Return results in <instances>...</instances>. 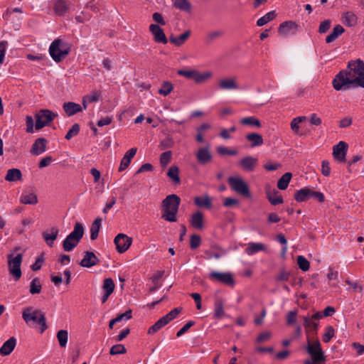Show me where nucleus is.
Instances as JSON below:
<instances>
[{"instance_id":"1a4fd4ad","label":"nucleus","mask_w":364,"mask_h":364,"mask_svg":"<svg viewBox=\"0 0 364 364\" xmlns=\"http://www.w3.org/2000/svg\"><path fill=\"white\" fill-rule=\"evenodd\" d=\"M301 318L304 321L306 333L309 334V332H312L313 334H316L318 324L316 321L323 318L322 313L318 311L311 316H301Z\"/></svg>"},{"instance_id":"2eb2a0df","label":"nucleus","mask_w":364,"mask_h":364,"mask_svg":"<svg viewBox=\"0 0 364 364\" xmlns=\"http://www.w3.org/2000/svg\"><path fill=\"white\" fill-rule=\"evenodd\" d=\"M298 27V24L294 21H284L280 24L278 32L279 35L287 36L289 34H295L297 32Z\"/></svg>"},{"instance_id":"3c124183","label":"nucleus","mask_w":364,"mask_h":364,"mask_svg":"<svg viewBox=\"0 0 364 364\" xmlns=\"http://www.w3.org/2000/svg\"><path fill=\"white\" fill-rule=\"evenodd\" d=\"M167 323L164 320V318L161 317L159 318L153 326H151L149 330L148 333L149 334H154L156 332H157L159 329H161L162 327L166 326Z\"/></svg>"},{"instance_id":"0eeeda50","label":"nucleus","mask_w":364,"mask_h":364,"mask_svg":"<svg viewBox=\"0 0 364 364\" xmlns=\"http://www.w3.org/2000/svg\"><path fill=\"white\" fill-rule=\"evenodd\" d=\"M228 183L231 188L238 194L247 198H250L251 194L248 185L240 177L230 176Z\"/></svg>"},{"instance_id":"393cba45","label":"nucleus","mask_w":364,"mask_h":364,"mask_svg":"<svg viewBox=\"0 0 364 364\" xmlns=\"http://www.w3.org/2000/svg\"><path fill=\"white\" fill-rule=\"evenodd\" d=\"M218 86L221 90H237L239 88L237 80L235 77L225 78L220 80Z\"/></svg>"},{"instance_id":"5701e85b","label":"nucleus","mask_w":364,"mask_h":364,"mask_svg":"<svg viewBox=\"0 0 364 364\" xmlns=\"http://www.w3.org/2000/svg\"><path fill=\"white\" fill-rule=\"evenodd\" d=\"M63 108L65 112L69 117L73 116L78 112H80L82 110V107L80 106V105L73 102L64 103L63 105Z\"/></svg>"},{"instance_id":"e433bc0d","label":"nucleus","mask_w":364,"mask_h":364,"mask_svg":"<svg viewBox=\"0 0 364 364\" xmlns=\"http://www.w3.org/2000/svg\"><path fill=\"white\" fill-rule=\"evenodd\" d=\"M292 177L289 172L285 173L277 181V187L279 190H285L288 187L289 183Z\"/></svg>"},{"instance_id":"6e6552de","label":"nucleus","mask_w":364,"mask_h":364,"mask_svg":"<svg viewBox=\"0 0 364 364\" xmlns=\"http://www.w3.org/2000/svg\"><path fill=\"white\" fill-rule=\"evenodd\" d=\"M23 259L22 254H18L13 257L12 254L8 255L9 272L16 280H18L21 277V264Z\"/></svg>"},{"instance_id":"5fc2aeb1","label":"nucleus","mask_w":364,"mask_h":364,"mask_svg":"<svg viewBox=\"0 0 364 364\" xmlns=\"http://www.w3.org/2000/svg\"><path fill=\"white\" fill-rule=\"evenodd\" d=\"M297 264L299 267L304 272H306L309 269L310 263L303 256L299 255L297 257Z\"/></svg>"},{"instance_id":"4be33fe9","label":"nucleus","mask_w":364,"mask_h":364,"mask_svg":"<svg viewBox=\"0 0 364 364\" xmlns=\"http://www.w3.org/2000/svg\"><path fill=\"white\" fill-rule=\"evenodd\" d=\"M50 232H48L47 231L43 232L42 233L43 238L44 239L46 244L52 247L53 245L54 241L57 239L59 229L57 227H52L50 229Z\"/></svg>"},{"instance_id":"412c9836","label":"nucleus","mask_w":364,"mask_h":364,"mask_svg":"<svg viewBox=\"0 0 364 364\" xmlns=\"http://www.w3.org/2000/svg\"><path fill=\"white\" fill-rule=\"evenodd\" d=\"M136 151V148H132L125 153L124 157L121 160L119 171L121 172L124 171L129 166L131 160L135 156Z\"/></svg>"},{"instance_id":"864d4df0","label":"nucleus","mask_w":364,"mask_h":364,"mask_svg":"<svg viewBox=\"0 0 364 364\" xmlns=\"http://www.w3.org/2000/svg\"><path fill=\"white\" fill-rule=\"evenodd\" d=\"M176 8L183 11H190L191 4L187 0H173Z\"/></svg>"},{"instance_id":"4d7b16f0","label":"nucleus","mask_w":364,"mask_h":364,"mask_svg":"<svg viewBox=\"0 0 364 364\" xmlns=\"http://www.w3.org/2000/svg\"><path fill=\"white\" fill-rule=\"evenodd\" d=\"M334 328L331 326H328L325 328V333L323 336V341L324 343H328L330 340L334 336Z\"/></svg>"},{"instance_id":"f03ea898","label":"nucleus","mask_w":364,"mask_h":364,"mask_svg":"<svg viewBox=\"0 0 364 364\" xmlns=\"http://www.w3.org/2000/svg\"><path fill=\"white\" fill-rule=\"evenodd\" d=\"M181 198L176 194L167 196L161 203V218L168 222H176Z\"/></svg>"},{"instance_id":"4c0bfd02","label":"nucleus","mask_w":364,"mask_h":364,"mask_svg":"<svg viewBox=\"0 0 364 364\" xmlns=\"http://www.w3.org/2000/svg\"><path fill=\"white\" fill-rule=\"evenodd\" d=\"M343 23L348 26H354L357 23L358 18L352 11H347L343 15Z\"/></svg>"},{"instance_id":"aec40b11","label":"nucleus","mask_w":364,"mask_h":364,"mask_svg":"<svg viewBox=\"0 0 364 364\" xmlns=\"http://www.w3.org/2000/svg\"><path fill=\"white\" fill-rule=\"evenodd\" d=\"M257 164V159L246 156L240 159L239 165L246 171H252Z\"/></svg>"},{"instance_id":"9d476101","label":"nucleus","mask_w":364,"mask_h":364,"mask_svg":"<svg viewBox=\"0 0 364 364\" xmlns=\"http://www.w3.org/2000/svg\"><path fill=\"white\" fill-rule=\"evenodd\" d=\"M209 279L213 282H218L227 286L233 287L235 279L230 272H212L209 274Z\"/></svg>"},{"instance_id":"e2e57ef3","label":"nucleus","mask_w":364,"mask_h":364,"mask_svg":"<svg viewBox=\"0 0 364 364\" xmlns=\"http://www.w3.org/2000/svg\"><path fill=\"white\" fill-rule=\"evenodd\" d=\"M289 277L290 273L289 272L282 269L276 277V280L278 282H287L289 280Z\"/></svg>"},{"instance_id":"8fccbe9b","label":"nucleus","mask_w":364,"mask_h":364,"mask_svg":"<svg viewBox=\"0 0 364 364\" xmlns=\"http://www.w3.org/2000/svg\"><path fill=\"white\" fill-rule=\"evenodd\" d=\"M173 89V85L168 82L165 81L163 82L161 87L159 90V93L164 96L169 95Z\"/></svg>"},{"instance_id":"a19ab883","label":"nucleus","mask_w":364,"mask_h":364,"mask_svg":"<svg viewBox=\"0 0 364 364\" xmlns=\"http://www.w3.org/2000/svg\"><path fill=\"white\" fill-rule=\"evenodd\" d=\"M79 242L74 239H70L68 236L63 241V248L65 252L72 251L77 245Z\"/></svg>"},{"instance_id":"7c9ffc66","label":"nucleus","mask_w":364,"mask_h":364,"mask_svg":"<svg viewBox=\"0 0 364 364\" xmlns=\"http://www.w3.org/2000/svg\"><path fill=\"white\" fill-rule=\"evenodd\" d=\"M22 178V173L18 168H11L7 171L5 180L9 182L20 181Z\"/></svg>"},{"instance_id":"2f4dec72","label":"nucleus","mask_w":364,"mask_h":364,"mask_svg":"<svg viewBox=\"0 0 364 364\" xmlns=\"http://www.w3.org/2000/svg\"><path fill=\"white\" fill-rule=\"evenodd\" d=\"M20 202L23 204L35 205L38 203V198L34 193L23 192L20 198Z\"/></svg>"},{"instance_id":"a211bd4d","label":"nucleus","mask_w":364,"mask_h":364,"mask_svg":"<svg viewBox=\"0 0 364 364\" xmlns=\"http://www.w3.org/2000/svg\"><path fill=\"white\" fill-rule=\"evenodd\" d=\"M99 262L98 258L92 252L87 251L85 252L84 258L81 260L80 264L83 267H91Z\"/></svg>"},{"instance_id":"6ab92c4d","label":"nucleus","mask_w":364,"mask_h":364,"mask_svg":"<svg viewBox=\"0 0 364 364\" xmlns=\"http://www.w3.org/2000/svg\"><path fill=\"white\" fill-rule=\"evenodd\" d=\"M190 224L196 230H202L204 227V216L203 213L200 211L194 213L191 217Z\"/></svg>"},{"instance_id":"473e14b6","label":"nucleus","mask_w":364,"mask_h":364,"mask_svg":"<svg viewBox=\"0 0 364 364\" xmlns=\"http://www.w3.org/2000/svg\"><path fill=\"white\" fill-rule=\"evenodd\" d=\"M266 246L262 243L250 242L245 249V252L248 255H254L259 251H265Z\"/></svg>"},{"instance_id":"a878e982","label":"nucleus","mask_w":364,"mask_h":364,"mask_svg":"<svg viewBox=\"0 0 364 364\" xmlns=\"http://www.w3.org/2000/svg\"><path fill=\"white\" fill-rule=\"evenodd\" d=\"M84 231L83 225L80 223L76 222L73 230L68 236L70 239H74L80 242L84 235Z\"/></svg>"},{"instance_id":"49530a36","label":"nucleus","mask_w":364,"mask_h":364,"mask_svg":"<svg viewBox=\"0 0 364 364\" xmlns=\"http://www.w3.org/2000/svg\"><path fill=\"white\" fill-rule=\"evenodd\" d=\"M240 123L244 125L255 126L257 127H261L260 121L255 117H244L240 119Z\"/></svg>"},{"instance_id":"6e6d98bb","label":"nucleus","mask_w":364,"mask_h":364,"mask_svg":"<svg viewBox=\"0 0 364 364\" xmlns=\"http://www.w3.org/2000/svg\"><path fill=\"white\" fill-rule=\"evenodd\" d=\"M172 156V152L167 151L161 154L160 164L162 167L166 166L171 161Z\"/></svg>"},{"instance_id":"b1692460","label":"nucleus","mask_w":364,"mask_h":364,"mask_svg":"<svg viewBox=\"0 0 364 364\" xmlns=\"http://www.w3.org/2000/svg\"><path fill=\"white\" fill-rule=\"evenodd\" d=\"M16 345V339L14 337H11L0 348V355H9L14 350Z\"/></svg>"},{"instance_id":"c756f323","label":"nucleus","mask_w":364,"mask_h":364,"mask_svg":"<svg viewBox=\"0 0 364 364\" xmlns=\"http://www.w3.org/2000/svg\"><path fill=\"white\" fill-rule=\"evenodd\" d=\"M267 197L270 203L273 205H277L283 203V198L282 196L279 195V192L275 189L267 191Z\"/></svg>"},{"instance_id":"680f3d73","label":"nucleus","mask_w":364,"mask_h":364,"mask_svg":"<svg viewBox=\"0 0 364 364\" xmlns=\"http://www.w3.org/2000/svg\"><path fill=\"white\" fill-rule=\"evenodd\" d=\"M201 239L198 235H193L190 239V246L192 249L198 248L200 245Z\"/></svg>"},{"instance_id":"79ce46f5","label":"nucleus","mask_w":364,"mask_h":364,"mask_svg":"<svg viewBox=\"0 0 364 364\" xmlns=\"http://www.w3.org/2000/svg\"><path fill=\"white\" fill-rule=\"evenodd\" d=\"M56 337L61 348H65L68 339V332L67 330H60L57 332Z\"/></svg>"},{"instance_id":"20e7f679","label":"nucleus","mask_w":364,"mask_h":364,"mask_svg":"<svg viewBox=\"0 0 364 364\" xmlns=\"http://www.w3.org/2000/svg\"><path fill=\"white\" fill-rule=\"evenodd\" d=\"M22 318L27 324L31 322L38 323L41 326V332L47 328L45 314L39 309H35L33 307L26 308L22 313Z\"/></svg>"},{"instance_id":"f257e3e1","label":"nucleus","mask_w":364,"mask_h":364,"mask_svg":"<svg viewBox=\"0 0 364 364\" xmlns=\"http://www.w3.org/2000/svg\"><path fill=\"white\" fill-rule=\"evenodd\" d=\"M336 90L364 87V63L360 59L350 61L346 70L340 71L333 80Z\"/></svg>"},{"instance_id":"f704fd0d","label":"nucleus","mask_w":364,"mask_h":364,"mask_svg":"<svg viewBox=\"0 0 364 364\" xmlns=\"http://www.w3.org/2000/svg\"><path fill=\"white\" fill-rule=\"evenodd\" d=\"M246 139L250 141L251 147L259 146L263 144V138L262 135L257 133H250L247 134Z\"/></svg>"},{"instance_id":"338daca9","label":"nucleus","mask_w":364,"mask_h":364,"mask_svg":"<svg viewBox=\"0 0 364 364\" xmlns=\"http://www.w3.org/2000/svg\"><path fill=\"white\" fill-rule=\"evenodd\" d=\"M26 132H28V133H33L34 132V129H33V126H34V124H33V119L31 116H26Z\"/></svg>"},{"instance_id":"cd10ccee","label":"nucleus","mask_w":364,"mask_h":364,"mask_svg":"<svg viewBox=\"0 0 364 364\" xmlns=\"http://www.w3.org/2000/svg\"><path fill=\"white\" fill-rule=\"evenodd\" d=\"M191 33V31L190 30H188L178 37H175L174 36L171 35L169 38V41L171 43L174 44L175 46H181L190 37Z\"/></svg>"},{"instance_id":"37998d69","label":"nucleus","mask_w":364,"mask_h":364,"mask_svg":"<svg viewBox=\"0 0 364 364\" xmlns=\"http://www.w3.org/2000/svg\"><path fill=\"white\" fill-rule=\"evenodd\" d=\"M276 17L275 11H272L268 12L264 16L259 18L257 21V26H262L267 23L268 22L272 21Z\"/></svg>"},{"instance_id":"72a5a7b5","label":"nucleus","mask_w":364,"mask_h":364,"mask_svg":"<svg viewBox=\"0 0 364 364\" xmlns=\"http://www.w3.org/2000/svg\"><path fill=\"white\" fill-rule=\"evenodd\" d=\"M345 31V29L341 25L336 26L330 35H328L326 38V42L327 43H332L339 36L343 34Z\"/></svg>"},{"instance_id":"0e129e2a","label":"nucleus","mask_w":364,"mask_h":364,"mask_svg":"<svg viewBox=\"0 0 364 364\" xmlns=\"http://www.w3.org/2000/svg\"><path fill=\"white\" fill-rule=\"evenodd\" d=\"M331 21L329 19L322 21L319 25L318 32L320 33H326L331 27Z\"/></svg>"},{"instance_id":"c9c22d12","label":"nucleus","mask_w":364,"mask_h":364,"mask_svg":"<svg viewBox=\"0 0 364 364\" xmlns=\"http://www.w3.org/2000/svg\"><path fill=\"white\" fill-rule=\"evenodd\" d=\"M195 204L198 207L210 209L212 207V203L208 196L196 197Z\"/></svg>"},{"instance_id":"f8f14e48","label":"nucleus","mask_w":364,"mask_h":364,"mask_svg":"<svg viewBox=\"0 0 364 364\" xmlns=\"http://www.w3.org/2000/svg\"><path fill=\"white\" fill-rule=\"evenodd\" d=\"M196 157L199 164L205 166L213 160V154L209 146L200 147L196 153Z\"/></svg>"},{"instance_id":"c03bdc74","label":"nucleus","mask_w":364,"mask_h":364,"mask_svg":"<svg viewBox=\"0 0 364 364\" xmlns=\"http://www.w3.org/2000/svg\"><path fill=\"white\" fill-rule=\"evenodd\" d=\"M164 274V271H157L151 277V280L154 285L150 288L149 291L154 292L156 291L160 287L161 284L159 283V279H161Z\"/></svg>"},{"instance_id":"f3484780","label":"nucleus","mask_w":364,"mask_h":364,"mask_svg":"<svg viewBox=\"0 0 364 364\" xmlns=\"http://www.w3.org/2000/svg\"><path fill=\"white\" fill-rule=\"evenodd\" d=\"M47 140L45 138H38L33 143L30 151L31 154L38 156L46 149Z\"/></svg>"},{"instance_id":"4468645a","label":"nucleus","mask_w":364,"mask_h":364,"mask_svg":"<svg viewBox=\"0 0 364 364\" xmlns=\"http://www.w3.org/2000/svg\"><path fill=\"white\" fill-rule=\"evenodd\" d=\"M307 343L308 344L305 348L312 358L316 356L325 357L324 353L321 349V343L318 340H316L315 341L311 342L308 337Z\"/></svg>"},{"instance_id":"39448f33","label":"nucleus","mask_w":364,"mask_h":364,"mask_svg":"<svg viewBox=\"0 0 364 364\" xmlns=\"http://www.w3.org/2000/svg\"><path fill=\"white\" fill-rule=\"evenodd\" d=\"M177 74L187 79L193 80L197 84H202L213 76V73L210 71L200 73L196 70H178Z\"/></svg>"},{"instance_id":"052dcab7","label":"nucleus","mask_w":364,"mask_h":364,"mask_svg":"<svg viewBox=\"0 0 364 364\" xmlns=\"http://www.w3.org/2000/svg\"><path fill=\"white\" fill-rule=\"evenodd\" d=\"M217 152L220 155H237V151L236 150H230L225 146H220L217 148Z\"/></svg>"},{"instance_id":"ddd939ff","label":"nucleus","mask_w":364,"mask_h":364,"mask_svg":"<svg viewBox=\"0 0 364 364\" xmlns=\"http://www.w3.org/2000/svg\"><path fill=\"white\" fill-rule=\"evenodd\" d=\"M348 144L345 141H340L333 147V156L335 160L338 162H344L348 151Z\"/></svg>"},{"instance_id":"58836bf2","label":"nucleus","mask_w":364,"mask_h":364,"mask_svg":"<svg viewBox=\"0 0 364 364\" xmlns=\"http://www.w3.org/2000/svg\"><path fill=\"white\" fill-rule=\"evenodd\" d=\"M54 9L57 14L62 16L68 11L69 6L64 0H58L55 4Z\"/></svg>"},{"instance_id":"bb28decb","label":"nucleus","mask_w":364,"mask_h":364,"mask_svg":"<svg viewBox=\"0 0 364 364\" xmlns=\"http://www.w3.org/2000/svg\"><path fill=\"white\" fill-rule=\"evenodd\" d=\"M225 316L224 300L218 297L214 302V317L220 319Z\"/></svg>"},{"instance_id":"7ed1b4c3","label":"nucleus","mask_w":364,"mask_h":364,"mask_svg":"<svg viewBox=\"0 0 364 364\" xmlns=\"http://www.w3.org/2000/svg\"><path fill=\"white\" fill-rule=\"evenodd\" d=\"M70 51V46L69 44L60 38L54 40L49 48L50 55L56 63L61 62L69 54Z\"/></svg>"},{"instance_id":"13d9d810","label":"nucleus","mask_w":364,"mask_h":364,"mask_svg":"<svg viewBox=\"0 0 364 364\" xmlns=\"http://www.w3.org/2000/svg\"><path fill=\"white\" fill-rule=\"evenodd\" d=\"M80 132V125L78 124H74L72 127L68 130V133L66 134L65 138L67 140H70L73 136L78 134Z\"/></svg>"},{"instance_id":"09e8293b","label":"nucleus","mask_w":364,"mask_h":364,"mask_svg":"<svg viewBox=\"0 0 364 364\" xmlns=\"http://www.w3.org/2000/svg\"><path fill=\"white\" fill-rule=\"evenodd\" d=\"M181 311H182L181 307L175 308L173 310H171L170 312H168L167 314L164 316L162 318L166 321V323L168 324L170 321H171L175 318H176L177 316L181 312Z\"/></svg>"},{"instance_id":"a18cd8bd","label":"nucleus","mask_w":364,"mask_h":364,"mask_svg":"<svg viewBox=\"0 0 364 364\" xmlns=\"http://www.w3.org/2000/svg\"><path fill=\"white\" fill-rule=\"evenodd\" d=\"M42 285L39 278L36 277L33 279L30 284V293L31 294H39L41 291Z\"/></svg>"},{"instance_id":"ea45409f","label":"nucleus","mask_w":364,"mask_h":364,"mask_svg":"<svg viewBox=\"0 0 364 364\" xmlns=\"http://www.w3.org/2000/svg\"><path fill=\"white\" fill-rule=\"evenodd\" d=\"M167 176L175 183H180L179 168L176 166H172L167 172Z\"/></svg>"},{"instance_id":"9b49d317","label":"nucleus","mask_w":364,"mask_h":364,"mask_svg":"<svg viewBox=\"0 0 364 364\" xmlns=\"http://www.w3.org/2000/svg\"><path fill=\"white\" fill-rule=\"evenodd\" d=\"M114 242L116 245L117 252L119 253H124L131 246L132 243V238L124 233H119L115 237Z\"/></svg>"},{"instance_id":"69168bd1","label":"nucleus","mask_w":364,"mask_h":364,"mask_svg":"<svg viewBox=\"0 0 364 364\" xmlns=\"http://www.w3.org/2000/svg\"><path fill=\"white\" fill-rule=\"evenodd\" d=\"M174 144L173 140L171 137H166L164 140H162L160 143L161 149H166L168 148H171Z\"/></svg>"},{"instance_id":"dca6fc26","label":"nucleus","mask_w":364,"mask_h":364,"mask_svg":"<svg viewBox=\"0 0 364 364\" xmlns=\"http://www.w3.org/2000/svg\"><path fill=\"white\" fill-rule=\"evenodd\" d=\"M149 31L154 36V40L156 43L166 44L168 39L163 29L157 24H151L149 26Z\"/></svg>"},{"instance_id":"bf43d9fd","label":"nucleus","mask_w":364,"mask_h":364,"mask_svg":"<svg viewBox=\"0 0 364 364\" xmlns=\"http://www.w3.org/2000/svg\"><path fill=\"white\" fill-rule=\"evenodd\" d=\"M223 34L221 31H215L210 32L206 37V41L208 43H212L215 39L220 38Z\"/></svg>"},{"instance_id":"c85d7f7f","label":"nucleus","mask_w":364,"mask_h":364,"mask_svg":"<svg viewBox=\"0 0 364 364\" xmlns=\"http://www.w3.org/2000/svg\"><path fill=\"white\" fill-rule=\"evenodd\" d=\"M312 190L309 188H304L296 191L294 198L298 202L306 201L311 198Z\"/></svg>"},{"instance_id":"423d86ee","label":"nucleus","mask_w":364,"mask_h":364,"mask_svg":"<svg viewBox=\"0 0 364 364\" xmlns=\"http://www.w3.org/2000/svg\"><path fill=\"white\" fill-rule=\"evenodd\" d=\"M57 116V114H55L47 109H42L39 110L35 115V129L36 130L41 129L44 127L48 125L49 123L51 122Z\"/></svg>"},{"instance_id":"de8ad7c7","label":"nucleus","mask_w":364,"mask_h":364,"mask_svg":"<svg viewBox=\"0 0 364 364\" xmlns=\"http://www.w3.org/2000/svg\"><path fill=\"white\" fill-rule=\"evenodd\" d=\"M115 285L113 280L111 278H106L102 284V289L105 293L112 294L114 291Z\"/></svg>"},{"instance_id":"774afa93","label":"nucleus","mask_w":364,"mask_h":364,"mask_svg":"<svg viewBox=\"0 0 364 364\" xmlns=\"http://www.w3.org/2000/svg\"><path fill=\"white\" fill-rule=\"evenodd\" d=\"M321 173L325 176H328L331 173L330 164L328 161H323L321 163Z\"/></svg>"},{"instance_id":"603ef678","label":"nucleus","mask_w":364,"mask_h":364,"mask_svg":"<svg viewBox=\"0 0 364 364\" xmlns=\"http://www.w3.org/2000/svg\"><path fill=\"white\" fill-rule=\"evenodd\" d=\"M127 353V349L122 344H116L114 345L109 350V354L112 355L125 354Z\"/></svg>"}]
</instances>
